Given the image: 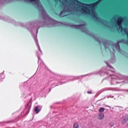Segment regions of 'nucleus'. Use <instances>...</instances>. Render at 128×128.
Segmentation results:
<instances>
[{"mask_svg": "<svg viewBox=\"0 0 128 128\" xmlns=\"http://www.w3.org/2000/svg\"><path fill=\"white\" fill-rule=\"evenodd\" d=\"M24 2H34L37 6V8L39 11L41 12L42 14V18H43V21L40 22V20L36 21V22H28L26 24H24L20 22H16L14 20L11 19L8 16H4L0 17V20H4L5 22H12L14 24V26H20L22 28H26L31 33L32 36H34V32L36 30V37L34 36V42L38 48H40V44H38V40L36 38L38 37V30L42 26H46V28H50L52 26H59L60 24H64V26H70V28H76V24H72L70 23H64L62 22H57L50 17L42 5L40 4V0H24Z\"/></svg>", "mask_w": 128, "mask_h": 128, "instance_id": "1", "label": "nucleus"}, {"mask_svg": "<svg viewBox=\"0 0 128 128\" xmlns=\"http://www.w3.org/2000/svg\"><path fill=\"white\" fill-rule=\"evenodd\" d=\"M96 72H97L79 76H64L60 74L52 73L48 82L46 84L44 88L41 89L40 92L43 96H46V94H48L50 92L52 87L54 88L55 86H60V84H66V82H70V80H80L84 78V76H90V74H96Z\"/></svg>", "mask_w": 128, "mask_h": 128, "instance_id": "2", "label": "nucleus"}, {"mask_svg": "<svg viewBox=\"0 0 128 128\" xmlns=\"http://www.w3.org/2000/svg\"><path fill=\"white\" fill-rule=\"evenodd\" d=\"M102 0H98L90 4L82 3L78 0H72V2L74 6H78V8H81L80 10L82 14H91L92 18L98 22H101L107 28H110L108 26V22L105 20L102 19L98 16L96 12L94 10V8H96L98 4L100 3Z\"/></svg>", "mask_w": 128, "mask_h": 128, "instance_id": "3", "label": "nucleus"}, {"mask_svg": "<svg viewBox=\"0 0 128 128\" xmlns=\"http://www.w3.org/2000/svg\"><path fill=\"white\" fill-rule=\"evenodd\" d=\"M114 72V71L108 70L106 67L102 68L99 72L95 73V74H100V76H107L106 78L111 80L110 84L111 86H116L118 84H120L122 76L118 74L116 75L112 74Z\"/></svg>", "mask_w": 128, "mask_h": 128, "instance_id": "4", "label": "nucleus"}, {"mask_svg": "<svg viewBox=\"0 0 128 128\" xmlns=\"http://www.w3.org/2000/svg\"><path fill=\"white\" fill-rule=\"evenodd\" d=\"M32 108V104L28 102L27 105L25 107L24 110L22 112H20V111H16V112H13L12 114V119L8 121H4L2 122H0L1 124H14V122H17L20 120V118L22 116V114H24L23 115V116H28V113L30 112V109Z\"/></svg>", "mask_w": 128, "mask_h": 128, "instance_id": "5", "label": "nucleus"}, {"mask_svg": "<svg viewBox=\"0 0 128 128\" xmlns=\"http://www.w3.org/2000/svg\"><path fill=\"white\" fill-rule=\"evenodd\" d=\"M20 90L24 89V92L22 94V98H26L28 96H30L34 88L28 82L21 83L19 86Z\"/></svg>", "mask_w": 128, "mask_h": 128, "instance_id": "6", "label": "nucleus"}, {"mask_svg": "<svg viewBox=\"0 0 128 128\" xmlns=\"http://www.w3.org/2000/svg\"><path fill=\"white\" fill-rule=\"evenodd\" d=\"M72 12V9H70V7L64 4H63V10L60 13V18L66 16V12Z\"/></svg>", "mask_w": 128, "mask_h": 128, "instance_id": "7", "label": "nucleus"}, {"mask_svg": "<svg viewBox=\"0 0 128 128\" xmlns=\"http://www.w3.org/2000/svg\"><path fill=\"white\" fill-rule=\"evenodd\" d=\"M102 42L105 48H108V45L112 46V42L108 40H104L102 41Z\"/></svg>", "mask_w": 128, "mask_h": 128, "instance_id": "8", "label": "nucleus"}, {"mask_svg": "<svg viewBox=\"0 0 128 128\" xmlns=\"http://www.w3.org/2000/svg\"><path fill=\"white\" fill-rule=\"evenodd\" d=\"M112 50L114 52H112L111 54V58L110 59V62L112 64H114V62L116 61V56L114 55V54L116 53V50H114V48H112Z\"/></svg>", "mask_w": 128, "mask_h": 128, "instance_id": "9", "label": "nucleus"}, {"mask_svg": "<svg viewBox=\"0 0 128 128\" xmlns=\"http://www.w3.org/2000/svg\"><path fill=\"white\" fill-rule=\"evenodd\" d=\"M6 78V74H4V70L0 73V82H4V80Z\"/></svg>", "mask_w": 128, "mask_h": 128, "instance_id": "10", "label": "nucleus"}, {"mask_svg": "<svg viewBox=\"0 0 128 128\" xmlns=\"http://www.w3.org/2000/svg\"><path fill=\"white\" fill-rule=\"evenodd\" d=\"M42 108L40 107V106H35L34 112H36V114H38L39 112H40Z\"/></svg>", "mask_w": 128, "mask_h": 128, "instance_id": "11", "label": "nucleus"}, {"mask_svg": "<svg viewBox=\"0 0 128 128\" xmlns=\"http://www.w3.org/2000/svg\"><path fill=\"white\" fill-rule=\"evenodd\" d=\"M128 120V115H125L123 116L122 120V124H124Z\"/></svg>", "mask_w": 128, "mask_h": 128, "instance_id": "12", "label": "nucleus"}, {"mask_svg": "<svg viewBox=\"0 0 128 128\" xmlns=\"http://www.w3.org/2000/svg\"><path fill=\"white\" fill-rule=\"evenodd\" d=\"M120 41H118L115 44V48L117 50H120Z\"/></svg>", "mask_w": 128, "mask_h": 128, "instance_id": "13", "label": "nucleus"}, {"mask_svg": "<svg viewBox=\"0 0 128 128\" xmlns=\"http://www.w3.org/2000/svg\"><path fill=\"white\" fill-rule=\"evenodd\" d=\"M104 113H100L99 114L98 116V120H102V118H104Z\"/></svg>", "mask_w": 128, "mask_h": 128, "instance_id": "14", "label": "nucleus"}, {"mask_svg": "<svg viewBox=\"0 0 128 128\" xmlns=\"http://www.w3.org/2000/svg\"><path fill=\"white\" fill-rule=\"evenodd\" d=\"M105 62H106L108 68H109L114 69V68H112V66H111L110 64H108V62H106V61H105Z\"/></svg>", "mask_w": 128, "mask_h": 128, "instance_id": "15", "label": "nucleus"}, {"mask_svg": "<svg viewBox=\"0 0 128 128\" xmlns=\"http://www.w3.org/2000/svg\"><path fill=\"white\" fill-rule=\"evenodd\" d=\"M36 54L38 56V62H40V54H38V52L36 51Z\"/></svg>", "mask_w": 128, "mask_h": 128, "instance_id": "16", "label": "nucleus"}, {"mask_svg": "<svg viewBox=\"0 0 128 128\" xmlns=\"http://www.w3.org/2000/svg\"><path fill=\"white\" fill-rule=\"evenodd\" d=\"M104 110H106L104 108H100L99 109V112H104Z\"/></svg>", "mask_w": 128, "mask_h": 128, "instance_id": "17", "label": "nucleus"}, {"mask_svg": "<svg viewBox=\"0 0 128 128\" xmlns=\"http://www.w3.org/2000/svg\"><path fill=\"white\" fill-rule=\"evenodd\" d=\"M106 98H114V96L110 94V95H108L106 96Z\"/></svg>", "mask_w": 128, "mask_h": 128, "instance_id": "18", "label": "nucleus"}, {"mask_svg": "<svg viewBox=\"0 0 128 128\" xmlns=\"http://www.w3.org/2000/svg\"><path fill=\"white\" fill-rule=\"evenodd\" d=\"M73 128H78V124L74 123V124Z\"/></svg>", "mask_w": 128, "mask_h": 128, "instance_id": "19", "label": "nucleus"}, {"mask_svg": "<svg viewBox=\"0 0 128 128\" xmlns=\"http://www.w3.org/2000/svg\"><path fill=\"white\" fill-rule=\"evenodd\" d=\"M72 8H73V10H78V8H76L75 6H73Z\"/></svg>", "mask_w": 128, "mask_h": 128, "instance_id": "20", "label": "nucleus"}, {"mask_svg": "<svg viewBox=\"0 0 128 128\" xmlns=\"http://www.w3.org/2000/svg\"><path fill=\"white\" fill-rule=\"evenodd\" d=\"M87 94H92V91H88V92H87Z\"/></svg>", "mask_w": 128, "mask_h": 128, "instance_id": "21", "label": "nucleus"}, {"mask_svg": "<svg viewBox=\"0 0 128 128\" xmlns=\"http://www.w3.org/2000/svg\"><path fill=\"white\" fill-rule=\"evenodd\" d=\"M112 20H116V17H114V18H112Z\"/></svg>", "mask_w": 128, "mask_h": 128, "instance_id": "22", "label": "nucleus"}, {"mask_svg": "<svg viewBox=\"0 0 128 128\" xmlns=\"http://www.w3.org/2000/svg\"><path fill=\"white\" fill-rule=\"evenodd\" d=\"M106 78H104L102 80V82H104V80H106Z\"/></svg>", "mask_w": 128, "mask_h": 128, "instance_id": "23", "label": "nucleus"}, {"mask_svg": "<svg viewBox=\"0 0 128 128\" xmlns=\"http://www.w3.org/2000/svg\"><path fill=\"white\" fill-rule=\"evenodd\" d=\"M68 2V0H65V2Z\"/></svg>", "mask_w": 128, "mask_h": 128, "instance_id": "24", "label": "nucleus"}, {"mask_svg": "<svg viewBox=\"0 0 128 128\" xmlns=\"http://www.w3.org/2000/svg\"><path fill=\"white\" fill-rule=\"evenodd\" d=\"M55 2H57L58 0H54Z\"/></svg>", "mask_w": 128, "mask_h": 128, "instance_id": "25", "label": "nucleus"}, {"mask_svg": "<svg viewBox=\"0 0 128 128\" xmlns=\"http://www.w3.org/2000/svg\"><path fill=\"white\" fill-rule=\"evenodd\" d=\"M38 69H37V70H36V72H38Z\"/></svg>", "mask_w": 128, "mask_h": 128, "instance_id": "26", "label": "nucleus"}, {"mask_svg": "<svg viewBox=\"0 0 128 128\" xmlns=\"http://www.w3.org/2000/svg\"><path fill=\"white\" fill-rule=\"evenodd\" d=\"M38 68H40V64H38Z\"/></svg>", "mask_w": 128, "mask_h": 128, "instance_id": "27", "label": "nucleus"}, {"mask_svg": "<svg viewBox=\"0 0 128 128\" xmlns=\"http://www.w3.org/2000/svg\"><path fill=\"white\" fill-rule=\"evenodd\" d=\"M50 108H52V106H50Z\"/></svg>", "mask_w": 128, "mask_h": 128, "instance_id": "28", "label": "nucleus"}]
</instances>
